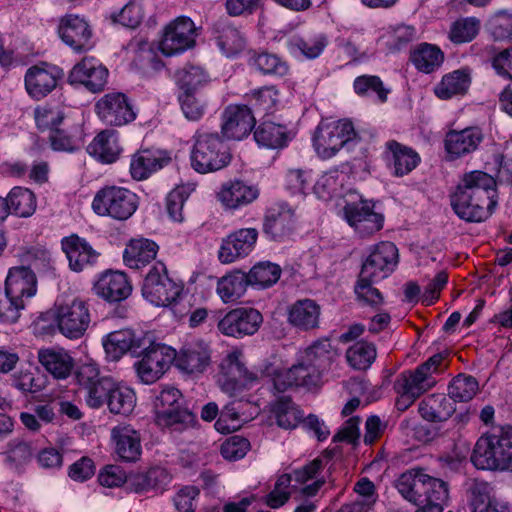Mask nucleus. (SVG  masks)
<instances>
[{"instance_id":"393cba45","label":"nucleus","mask_w":512,"mask_h":512,"mask_svg":"<svg viewBox=\"0 0 512 512\" xmlns=\"http://www.w3.org/2000/svg\"><path fill=\"white\" fill-rule=\"evenodd\" d=\"M468 494L473 512H508L507 503L498 498L494 487L486 481L473 480Z\"/></svg>"},{"instance_id":"6e6552de","label":"nucleus","mask_w":512,"mask_h":512,"mask_svg":"<svg viewBox=\"0 0 512 512\" xmlns=\"http://www.w3.org/2000/svg\"><path fill=\"white\" fill-rule=\"evenodd\" d=\"M141 355L142 359L134 365L137 376L142 383L152 384L169 369L176 358V351L166 345L151 341Z\"/></svg>"},{"instance_id":"13d9d810","label":"nucleus","mask_w":512,"mask_h":512,"mask_svg":"<svg viewBox=\"0 0 512 512\" xmlns=\"http://www.w3.org/2000/svg\"><path fill=\"white\" fill-rule=\"evenodd\" d=\"M480 21L475 17H467L455 21L450 29L449 38L453 43L461 44L472 41L478 34Z\"/></svg>"},{"instance_id":"de8ad7c7","label":"nucleus","mask_w":512,"mask_h":512,"mask_svg":"<svg viewBox=\"0 0 512 512\" xmlns=\"http://www.w3.org/2000/svg\"><path fill=\"white\" fill-rule=\"evenodd\" d=\"M181 92L198 93V89L209 82L208 74L199 66L187 65L175 74Z\"/></svg>"},{"instance_id":"1a4fd4ad","label":"nucleus","mask_w":512,"mask_h":512,"mask_svg":"<svg viewBox=\"0 0 512 512\" xmlns=\"http://www.w3.org/2000/svg\"><path fill=\"white\" fill-rule=\"evenodd\" d=\"M55 319L62 335L69 339H79L86 333L91 323L89 305L78 298L70 303L61 304L56 307Z\"/></svg>"},{"instance_id":"a211bd4d","label":"nucleus","mask_w":512,"mask_h":512,"mask_svg":"<svg viewBox=\"0 0 512 512\" xmlns=\"http://www.w3.org/2000/svg\"><path fill=\"white\" fill-rule=\"evenodd\" d=\"M255 123L253 112L247 105H228L222 114V136L228 140H241L250 134Z\"/></svg>"},{"instance_id":"49530a36","label":"nucleus","mask_w":512,"mask_h":512,"mask_svg":"<svg viewBox=\"0 0 512 512\" xmlns=\"http://www.w3.org/2000/svg\"><path fill=\"white\" fill-rule=\"evenodd\" d=\"M9 213L12 211L19 217H29L36 210V198L32 191L22 187H14L5 198Z\"/></svg>"},{"instance_id":"423d86ee","label":"nucleus","mask_w":512,"mask_h":512,"mask_svg":"<svg viewBox=\"0 0 512 512\" xmlns=\"http://www.w3.org/2000/svg\"><path fill=\"white\" fill-rule=\"evenodd\" d=\"M183 288L169 276L166 265L157 261L144 278L142 295L155 306H170L182 293Z\"/></svg>"},{"instance_id":"4468645a","label":"nucleus","mask_w":512,"mask_h":512,"mask_svg":"<svg viewBox=\"0 0 512 512\" xmlns=\"http://www.w3.org/2000/svg\"><path fill=\"white\" fill-rule=\"evenodd\" d=\"M95 107L99 118L109 126H123L136 117L128 98L120 92L105 94Z\"/></svg>"},{"instance_id":"5701e85b","label":"nucleus","mask_w":512,"mask_h":512,"mask_svg":"<svg viewBox=\"0 0 512 512\" xmlns=\"http://www.w3.org/2000/svg\"><path fill=\"white\" fill-rule=\"evenodd\" d=\"M456 190L463 191L469 195H464V199L474 197L477 201L496 203L494 196L496 193V179L486 172L475 170L464 174Z\"/></svg>"},{"instance_id":"473e14b6","label":"nucleus","mask_w":512,"mask_h":512,"mask_svg":"<svg viewBox=\"0 0 512 512\" xmlns=\"http://www.w3.org/2000/svg\"><path fill=\"white\" fill-rule=\"evenodd\" d=\"M62 249L69 261V267L75 271H82L87 265L93 263L98 254L82 238L71 235L62 240Z\"/></svg>"},{"instance_id":"c9c22d12","label":"nucleus","mask_w":512,"mask_h":512,"mask_svg":"<svg viewBox=\"0 0 512 512\" xmlns=\"http://www.w3.org/2000/svg\"><path fill=\"white\" fill-rule=\"evenodd\" d=\"M158 249V245L152 240L131 239L124 250L123 259L129 268L141 269L155 260Z\"/></svg>"},{"instance_id":"a18cd8bd","label":"nucleus","mask_w":512,"mask_h":512,"mask_svg":"<svg viewBox=\"0 0 512 512\" xmlns=\"http://www.w3.org/2000/svg\"><path fill=\"white\" fill-rule=\"evenodd\" d=\"M444 60L443 52L434 45L423 43L412 54L411 61L415 67L424 72L431 73L440 67Z\"/></svg>"},{"instance_id":"9d476101","label":"nucleus","mask_w":512,"mask_h":512,"mask_svg":"<svg viewBox=\"0 0 512 512\" xmlns=\"http://www.w3.org/2000/svg\"><path fill=\"white\" fill-rule=\"evenodd\" d=\"M237 352L229 353L220 363L218 384L223 392L234 397L258 381V375L246 369Z\"/></svg>"},{"instance_id":"37998d69","label":"nucleus","mask_w":512,"mask_h":512,"mask_svg":"<svg viewBox=\"0 0 512 512\" xmlns=\"http://www.w3.org/2000/svg\"><path fill=\"white\" fill-rule=\"evenodd\" d=\"M335 357L329 339H319L305 349L302 358L305 363L317 368L320 372L326 370Z\"/></svg>"},{"instance_id":"f3484780","label":"nucleus","mask_w":512,"mask_h":512,"mask_svg":"<svg viewBox=\"0 0 512 512\" xmlns=\"http://www.w3.org/2000/svg\"><path fill=\"white\" fill-rule=\"evenodd\" d=\"M176 366L188 374H202L212 362V349L203 339L185 343L174 359Z\"/></svg>"},{"instance_id":"603ef678","label":"nucleus","mask_w":512,"mask_h":512,"mask_svg":"<svg viewBox=\"0 0 512 512\" xmlns=\"http://www.w3.org/2000/svg\"><path fill=\"white\" fill-rule=\"evenodd\" d=\"M479 384L475 377L466 374L455 376L448 386V396L458 402L471 400L478 392Z\"/></svg>"},{"instance_id":"b1692460","label":"nucleus","mask_w":512,"mask_h":512,"mask_svg":"<svg viewBox=\"0 0 512 512\" xmlns=\"http://www.w3.org/2000/svg\"><path fill=\"white\" fill-rule=\"evenodd\" d=\"M8 295L26 306V301L37 292V279L35 273L26 266H17L9 269L5 281Z\"/></svg>"},{"instance_id":"c03bdc74","label":"nucleus","mask_w":512,"mask_h":512,"mask_svg":"<svg viewBox=\"0 0 512 512\" xmlns=\"http://www.w3.org/2000/svg\"><path fill=\"white\" fill-rule=\"evenodd\" d=\"M135 403L134 391L115 382L105 405L111 413L127 416L133 411Z\"/></svg>"},{"instance_id":"774afa93","label":"nucleus","mask_w":512,"mask_h":512,"mask_svg":"<svg viewBox=\"0 0 512 512\" xmlns=\"http://www.w3.org/2000/svg\"><path fill=\"white\" fill-rule=\"evenodd\" d=\"M278 91L274 86L262 87L252 93L254 107L257 111L270 114L278 103Z\"/></svg>"},{"instance_id":"9b49d317","label":"nucleus","mask_w":512,"mask_h":512,"mask_svg":"<svg viewBox=\"0 0 512 512\" xmlns=\"http://www.w3.org/2000/svg\"><path fill=\"white\" fill-rule=\"evenodd\" d=\"M398 257L394 243L382 241L374 245L361 267L363 280L387 278L396 268Z\"/></svg>"},{"instance_id":"79ce46f5","label":"nucleus","mask_w":512,"mask_h":512,"mask_svg":"<svg viewBox=\"0 0 512 512\" xmlns=\"http://www.w3.org/2000/svg\"><path fill=\"white\" fill-rule=\"evenodd\" d=\"M248 285L246 273L237 270L218 281L217 293L224 302L235 301L245 293Z\"/></svg>"},{"instance_id":"aec40b11","label":"nucleus","mask_w":512,"mask_h":512,"mask_svg":"<svg viewBox=\"0 0 512 512\" xmlns=\"http://www.w3.org/2000/svg\"><path fill=\"white\" fill-rule=\"evenodd\" d=\"M258 231L255 228H242L223 241L218 252L221 263L229 264L236 259L247 256L255 247Z\"/></svg>"},{"instance_id":"f03ea898","label":"nucleus","mask_w":512,"mask_h":512,"mask_svg":"<svg viewBox=\"0 0 512 512\" xmlns=\"http://www.w3.org/2000/svg\"><path fill=\"white\" fill-rule=\"evenodd\" d=\"M471 461L482 470H512V426L494 427L476 442Z\"/></svg>"},{"instance_id":"a19ab883","label":"nucleus","mask_w":512,"mask_h":512,"mask_svg":"<svg viewBox=\"0 0 512 512\" xmlns=\"http://www.w3.org/2000/svg\"><path fill=\"white\" fill-rule=\"evenodd\" d=\"M218 46L226 56H233L241 52L245 46V40L238 29L224 20L214 25Z\"/></svg>"},{"instance_id":"09e8293b","label":"nucleus","mask_w":512,"mask_h":512,"mask_svg":"<svg viewBox=\"0 0 512 512\" xmlns=\"http://www.w3.org/2000/svg\"><path fill=\"white\" fill-rule=\"evenodd\" d=\"M196 422V415L187 407L181 404L169 410H162L157 416V423L164 427H172L175 430H182L191 427Z\"/></svg>"},{"instance_id":"5fc2aeb1","label":"nucleus","mask_w":512,"mask_h":512,"mask_svg":"<svg viewBox=\"0 0 512 512\" xmlns=\"http://www.w3.org/2000/svg\"><path fill=\"white\" fill-rule=\"evenodd\" d=\"M273 412L277 424L284 429L295 428L302 418L301 412L295 407L289 396L278 398L273 404Z\"/></svg>"},{"instance_id":"0e129e2a","label":"nucleus","mask_w":512,"mask_h":512,"mask_svg":"<svg viewBox=\"0 0 512 512\" xmlns=\"http://www.w3.org/2000/svg\"><path fill=\"white\" fill-rule=\"evenodd\" d=\"M23 310H25V305L21 301L17 302L12 299L6 289H0V321L16 323Z\"/></svg>"},{"instance_id":"e433bc0d","label":"nucleus","mask_w":512,"mask_h":512,"mask_svg":"<svg viewBox=\"0 0 512 512\" xmlns=\"http://www.w3.org/2000/svg\"><path fill=\"white\" fill-rule=\"evenodd\" d=\"M418 410L423 419L430 422H442L449 419L456 408L450 397H446L444 394H432L419 403Z\"/></svg>"},{"instance_id":"f704fd0d","label":"nucleus","mask_w":512,"mask_h":512,"mask_svg":"<svg viewBox=\"0 0 512 512\" xmlns=\"http://www.w3.org/2000/svg\"><path fill=\"white\" fill-rule=\"evenodd\" d=\"M320 306L312 299L296 301L288 309V321L302 331L315 329L319 325Z\"/></svg>"},{"instance_id":"39448f33","label":"nucleus","mask_w":512,"mask_h":512,"mask_svg":"<svg viewBox=\"0 0 512 512\" xmlns=\"http://www.w3.org/2000/svg\"><path fill=\"white\" fill-rule=\"evenodd\" d=\"M75 378L85 403L92 409H99L105 405L116 382L112 377L102 375L94 363L81 365L76 371Z\"/></svg>"},{"instance_id":"bf43d9fd","label":"nucleus","mask_w":512,"mask_h":512,"mask_svg":"<svg viewBox=\"0 0 512 512\" xmlns=\"http://www.w3.org/2000/svg\"><path fill=\"white\" fill-rule=\"evenodd\" d=\"M64 112L59 107H52L48 104L38 106L34 110L36 125L41 131L51 132L56 129L64 120Z\"/></svg>"},{"instance_id":"4be33fe9","label":"nucleus","mask_w":512,"mask_h":512,"mask_svg":"<svg viewBox=\"0 0 512 512\" xmlns=\"http://www.w3.org/2000/svg\"><path fill=\"white\" fill-rule=\"evenodd\" d=\"M294 224V210L287 204H276L265 212L263 232L272 240L280 241L291 234Z\"/></svg>"},{"instance_id":"338daca9","label":"nucleus","mask_w":512,"mask_h":512,"mask_svg":"<svg viewBox=\"0 0 512 512\" xmlns=\"http://www.w3.org/2000/svg\"><path fill=\"white\" fill-rule=\"evenodd\" d=\"M291 372L294 374L295 386L311 387L315 386L320 380L321 373L317 368L305 363V360L301 357V361L291 368Z\"/></svg>"},{"instance_id":"c85d7f7f","label":"nucleus","mask_w":512,"mask_h":512,"mask_svg":"<svg viewBox=\"0 0 512 512\" xmlns=\"http://www.w3.org/2000/svg\"><path fill=\"white\" fill-rule=\"evenodd\" d=\"M384 159L393 165L394 174L398 177L409 174L420 162V156L416 151L396 140L386 142Z\"/></svg>"},{"instance_id":"e2e57ef3","label":"nucleus","mask_w":512,"mask_h":512,"mask_svg":"<svg viewBox=\"0 0 512 512\" xmlns=\"http://www.w3.org/2000/svg\"><path fill=\"white\" fill-rule=\"evenodd\" d=\"M354 90L360 96H366L369 93H376L381 102L387 100L389 89H386L378 76L362 75L354 80Z\"/></svg>"},{"instance_id":"0eeeda50","label":"nucleus","mask_w":512,"mask_h":512,"mask_svg":"<svg viewBox=\"0 0 512 512\" xmlns=\"http://www.w3.org/2000/svg\"><path fill=\"white\" fill-rule=\"evenodd\" d=\"M355 137V129L349 120L321 122L314 135V147L320 157L330 158Z\"/></svg>"},{"instance_id":"c756f323","label":"nucleus","mask_w":512,"mask_h":512,"mask_svg":"<svg viewBox=\"0 0 512 512\" xmlns=\"http://www.w3.org/2000/svg\"><path fill=\"white\" fill-rule=\"evenodd\" d=\"M259 191L256 187L234 180L222 184L217 199L227 209H237L248 205L257 199Z\"/></svg>"},{"instance_id":"72a5a7b5","label":"nucleus","mask_w":512,"mask_h":512,"mask_svg":"<svg viewBox=\"0 0 512 512\" xmlns=\"http://www.w3.org/2000/svg\"><path fill=\"white\" fill-rule=\"evenodd\" d=\"M59 34L67 45L81 51L88 45L92 32L84 19L68 15L61 20Z\"/></svg>"},{"instance_id":"3c124183","label":"nucleus","mask_w":512,"mask_h":512,"mask_svg":"<svg viewBox=\"0 0 512 512\" xmlns=\"http://www.w3.org/2000/svg\"><path fill=\"white\" fill-rule=\"evenodd\" d=\"M376 358L374 344L359 341L349 347L346 351V359L349 365L356 370H366Z\"/></svg>"},{"instance_id":"bb28decb","label":"nucleus","mask_w":512,"mask_h":512,"mask_svg":"<svg viewBox=\"0 0 512 512\" xmlns=\"http://www.w3.org/2000/svg\"><path fill=\"white\" fill-rule=\"evenodd\" d=\"M483 140V133L477 127L460 131H449L444 140L445 150L450 158L455 159L474 152Z\"/></svg>"},{"instance_id":"ddd939ff","label":"nucleus","mask_w":512,"mask_h":512,"mask_svg":"<svg viewBox=\"0 0 512 512\" xmlns=\"http://www.w3.org/2000/svg\"><path fill=\"white\" fill-rule=\"evenodd\" d=\"M372 201L360 200L344 207V215L348 224L361 237L370 236L383 228L384 216L374 210Z\"/></svg>"},{"instance_id":"4c0bfd02","label":"nucleus","mask_w":512,"mask_h":512,"mask_svg":"<svg viewBox=\"0 0 512 512\" xmlns=\"http://www.w3.org/2000/svg\"><path fill=\"white\" fill-rule=\"evenodd\" d=\"M38 360L57 379L67 378L74 366L73 358L63 349H41L38 351Z\"/></svg>"},{"instance_id":"58836bf2","label":"nucleus","mask_w":512,"mask_h":512,"mask_svg":"<svg viewBox=\"0 0 512 512\" xmlns=\"http://www.w3.org/2000/svg\"><path fill=\"white\" fill-rule=\"evenodd\" d=\"M254 139L258 145L278 149L290 140V133L283 125L274 122H262L254 131Z\"/></svg>"},{"instance_id":"6e6d98bb","label":"nucleus","mask_w":512,"mask_h":512,"mask_svg":"<svg viewBox=\"0 0 512 512\" xmlns=\"http://www.w3.org/2000/svg\"><path fill=\"white\" fill-rule=\"evenodd\" d=\"M5 461L13 469L19 471L21 467L27 464L33 456V450L30 443L15 438L6 445Z\"/></svg>"},{"instance_id":"20e7f679","label":"nucleus","mask_w":512,"mask_h":512,"mask_svg":"<svg viewBox=\"0 0 512 512\" xmlns=\"http://www.w3.org/2000/svg\"><path fill=\"white\" fill-rule=\"evenodd\" d=\"M137 207L136 194L117 186L102 188L96 193L92 202V208L97 215L109 216L120 221L130 218Z\"/></svg>"},{"instance_id":"680f3d73","label":"nucleus","mask_w":512,"mask_h":512,"mask_svg":"<svg viewBox=\"0 0 512 512\" xmlns=\"http://www.w3.org/2000/svg\"><path fill=\"white\" fill-rule=\"evenodd\" d=\"M253 64L264 74L284 76L289 71L288 64L278 55L267 52L258 53L253 57Z\"/></svg>"},{"instance_id":"ea45409f","label":"nucleus","mask_w":512,"mask_h":512,"mask_svg":"<svg viewBox=\"0 0 512 512\" xmlns=\"http://www.w3.org/2000/svg\"><path fill=\"white\" fill-rule=\"evenodd\" d=\"M88 151L103 162L113 163L121 151L117 133L114 130L100 132L88 146Z\"/></svg>"},{"instance_id":"cd10ccee","label":"nucleus","mask_w":512,"mask_h":512,"mask_svg":"<svg viewBox=\"0 0 512 512\" xmlns=\"http://www.w3.org/2000/svg\"><path fill=\"white\" fill-rule=\"evenodd\" d=\"M464 195L468 194L456 190L451 196V206L460 219L466 222H481L492 214L496 203H481L474 197L464 199Z\"/></svg>"},{"instance_id":"2f4dec72","label":"nucleus","mask_w":512,"mask_h":512,"mask_svg":"<svg viewBox=\"0 0 512 512\" xmlns=\"http://www.w3.org/2000/svg\"><path fill=\"white\" fill-rule=\"evenodd\" d=\"M111 435L116 445L117 455L126 462H136L141 456L139 433L129 425H119L112 429Z\"/></svg>"},{"instance_id":"dca6fc26","label":"nucleus","mask_w":512,"mask_h":512,"mask_svg":"<svg viewBox=\"0 0 512 512\" xmlns=\"http://www.w3.org/2000/svg\"><path fill=\"white\" fill-rule=\"evenodd\" d=\"M64 73L57 66L41 63L30 67L25 74V89L28 95L36 100L50 94L62 79Z\"/></svg>"},{"instance_id":"f257e3e1","label":"nucleus","mask_w":512,"mask_h":512,"mask_svg":"<svg viewBox=\"0 0 512 512\" xmlns=\"http://www.w3.org/2000/svg\"><path fill=\"white\" fill-rule=\"evenodd\" d=\"M399 493L416 506L443 512L449 498L448 484L421 471L405 472L397 480Z\"/></svg>"},{"instance_id":"f8f14e48","label":"nucleus","mask_w":512,"mask_h":512,"mask_svg":"<svg viewBox=\"0 0 512 512\" xmlns=\"http://www.w3.org/2000/svg\"><path fill=\"white\" fill-rule=\"evenodd\" d=\"M194 22L185 16L176 18L164 29L159 49L166 56H173L195 45Z\"/></svg>"},{"instance_id":"2eb2a0df","label":"nucleus","mask_w":512,"mask_h":512,"mask_svg":"<svg viewBox=\"0 0 512 512\" xmlns=\"http://www.w3.org/2000/svg\"><path fill=\"white\" fill-rule=\"evenodd\" d=\"M263 322L262 314L254 308L239 307L229 311L219 322L221 333L242 337L256 333Z\"/></svg>"},{"instance_id":"a878e982","label":"nucleus","mask_w":512,"mask_h":512,"mask_svg":"<svg viewBox=\"0 0 512 512\" xmlns=\"http://www.w3.org/2000/svg\"><path fill=\"white\" fill-rule=\"evenodd\" d=\"M94 290L108 302H120L131 294L132 286L125 273L106 271L96 281Z\"/></svg>"},{"instance_id":"412c9836","label":"nucleus","mask_w":512,"mask_h":512,"mask_svg":"<svg viewBox=\"0 0 512 512\" xmlns=\"http://www.w3.org/2000/svg\"><path fill=\"white\" fill-rule=\"evenodd\" d=\"M108 70L94 58H84L69 74L72 84H82L91 92L102 91L107 83Z\"/></svg>"},{"instance_id":"69168bd1","label":"nucleus","mask_w":512,"mask_h":512,"mask_svg":"<svg viewBox=\"0 0 512 512\" xmlns=\"http://www.w3.org/2000/svg\"><path fill=\"white\" fill-rule=\"evenodd\" d=\"M380 280L381 279L363 280L362 274H359V279L355 285V293L358 299L373 307L381 305L383 303V296L377 288L372 286L373 283Z\"/></svg>"},{"instance_id":"7c9ffc66","label":"nucleus","mask_w":512,"mask_h":512,"mask_svg":"<svg viewBox=\"0 0 512 512\" xmlns=\"http://www.w3.org/2000/svg\"><path fill=\"white\" fill-rule=\"evenodd\" d=\"M171 158L167 153L156 149H143L136 152L131 160L130 173L136 180H144L149 175L167 165Z\"/></svg>"},{"instance_id":"7ed1b4c3","label":"nucleus","mask_w":512,"mask_h":512,"mask_svg":"<svg viewBox=\"0 0 512 512\" xmlns=\"http://www.w3.org/2000/svg\"><path fill=\"white\" fill-rule=\"evenodd\" d=\"M228 149L217 133H199L191 153V165L199 173L218 171L230 162Z\"/></svg>"},{"instance_id":"052dcab7","label":"nucleus","mask_w":512,"mask_h":512,"mask_svg":"<svg viewBox=\"0 0 512 512\" xmlns=\"http://www.w3.org/2000/svg\"><path fill=\"white\" fill-rule=\"evenodd\" d=\"M436 381L426 367L421 365L409 376L403 375L402 386L409 389L411 394L421 395L435 385Z\"/></svg>"},{"instance_id":"6ab92c4d","label":"nucleus","mask_w":512,"mask_h":512,"mask_svg":"<svg viewBox=\"0 0 512 512\" xmlns=\"http://www.w3.org/2000/svg\"><path fill=\"white\" fill-rule=\"evenodd\" d=\"M147 344H151L150 337L138 336L130 329L111 332L103 339L105 352L111 360H119L127 352L140 356Z\"/></svg>"},{"instance_id":"4d7b16f0","label":"nucleus","mask_w":512,"mask_h":512,"mask_svg":"<svg viewBox=\"0 0 512 512\" xmlns=\"http://www.w3.org/2000/svg\"><path fill=\"white\" fill-rule=\"evenodd\" d=\"M178 101L184 116L189 121H199L206 113L207 100L198 93L181 92Z\"/></svg>"},{"instance_id":"8fccbe9b","label":"nucleus","mask_w":512,"mask_h":512,"mask_svg":"<svg viewBox=\"0 0 512 512\" xmlns=\"http://www.w3.org/2000/svg\"><path fill=\"white\" fill-rule=\"evenodd\" d=\"M469 82L467 73L456 70L442 78V81L435 87V94L440 99H449L454 95L465 93Z\"/></svg>"},{"instance_id":"864d4df0","label":"nucleus","mask_w":512,"mask_h":512,"mask_svg":"<svg viewBox=\"0 0 512 512\" xmlns=\"http://www.w3.org/2000/svg\"><path fill=\"white\" fill-rule=\"evenodd\" d=\"M280 275V266L271 262H260L254 265L249 273H246L249 285H257L262 288L275 284Z\"/></svg>"}]
</instances>
